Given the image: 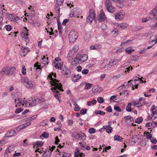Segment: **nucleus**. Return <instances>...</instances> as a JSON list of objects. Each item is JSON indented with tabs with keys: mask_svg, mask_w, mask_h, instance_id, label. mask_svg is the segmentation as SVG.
<instances>
[{
	"mask_svg": "<svg viewBox=\"0 0 157 157\" xmlns=\"http://www.w3.org/2000/svg\"><path fill=\"white\" fill-rule=\"evenodd\" d=\"M14 150V147L13 145H10L6 148V150L5 152V156H6V155L8 156V155L12 151Z\"/></svg>",
	"mask_w": 157,
	"mask_h": 157,
	"instance_id": "nucleus-16",
	"label": "nucleus"
},
{
	"mask_svg": "<svg viewBox=\"0 0 157 157\" xmlns=\"http://www.w3.org/2000/svg\"><path fill=\"white\" fill-rule=\"evenodd\" d=\"M29 51L30 50L28 48L22 46L20 54L22 56H25Z\"/></svg>",
	"mask_w": 157,
	"mask_h": 157,
	"instance_id": "nucleus-10",
	"label": "nucleus"
},
{
	"mask_svg": "<svg viewBox=\"0 0 157 157\" xmlns=\"http://www.w3.org/2000/svg\"><path fill=\"white\" fill-rule=\"evenodd\" d=\"M59 155L62 156V157H69L70 155V154L63 152H60L59 153Z\"/></svg>",
	"mask_w": 157,
	"mask_h": 157,
	"instance_id": "nucleus-37",
	"label": "nucleus"
},
{
	"mask_svg": "<svg viewBox=\"0 0 157 157\" xmlns=\"http://www.w3.org/2000/svg\"><path fill=\"white\" fill-rule=\"evenodd\" d=\"M59 5H58L57 3L55 6V9L56 10V12L57 13H60V8L59 6Z\"/></svg>",
	"mask_w": 157,
	"mask_h": 157,
	"instance_id": "nucleus-40",
	"label": "nucleus"
},
{
	"mask_svg": "<svg viewBox=\"0 0 157 157\" xmlns=\"http://www.w3.org/2000/svg\"><path fill=\"white\" fill-rule=\"evenodd\" d=\"M5 28L6 30L8 31H10L12 29V27L11 26L9 25H6Z\"/></svg>",
	"mask_w": 157,
	"mask_h": 157,
	"instance_id": "nucleus-43",
	"label": "nucleus"
},
{
	"mask_svg": "<svg viewBox=\"0 0 157 157\" xmlns=\"http://www.w3.org/2000/svg\"><path fill=\"white\" fill-rule=\"evenodd\" d=\"M89 72V70L87 69L83 70L82 72V74L86 75Z\"/></svg>",
	"mask_w": 157,
	"mask_h": 157,
	"instance_id": "nucleus-64",
	"label": "nucleus"
},
{
	"mask_svg": "<svg viewBox=\"0 0 157 157\" xmlns=\"http://www.w3.org/2000/svg\"><path fill=\"white\" fill-rule=\"evenodd\" d=\"M8 67H4L2 68V69L0 71V73L2 75H4L6 74V72L7 73Z\"/></svg>",
	"mask_w": 157,
	"mask_h": 157,
	"instance_id": "nucleus-32",
	"label": "nucleus"
},
{
	"mask_svg": "<svg viewBox=\"0 0 157 157\" xmlns=\"http://www.w3.org/2000/svg\"><path fill=\"white\" fill-rule=\"evenodd\" d=\"M86 136L84 133H78L75 136V138L76 139L84 140L85 139Z\"/></svg>",
	"mask_w": 157,
	"mask_h": 157,
	"instance_id": "nucleus-14",
	"label": "nucleus"
},
{
	"mask_svg": "<svg viewBox=\"0 0 157 157\" xmlns=\"http://www.w3.org/2000/svg\"><path fill=\"white\" fill-rule=\"evenodd\" d=\"M118 33V29H114L111 32L112 34L114 36H117Z\"/></svg>",
	"mask_w": 157,
	"mask_h": 157,
	"instance_id": "nucleus-47",
	"label": "nucleus"
},
{
	"mask_svg": "<svg viewBox=\"0 0 157 157\" xmlns=\"http://www.w3.org/2000/svg\"><path fill=\"white\" fill-rule=\"evenodd\" d=\"M146 137L147 139H151V137H152V135L149 132H147L146 134Z\"/></svg>",
	"mask_w": 157,
	"mask_h": 157,
	"instance_id": "nucleus-63",
	"label": "nucleus"
},
{
	"mask_svg": "<svg viewBox=\"0 0 157 157\" xmlns=\"http://www.w3.org/2000/svg\"><path fill=\"white\" fill-rule=\"evenodd\" d=\"M34 147L35 146L40 147L43 145V143L42 141H38L34 142L33 143Z\"/></svg>",
	"mask_w": 157,
	"mask_h": 157,
	"instance_id": "nucleus-28",
	"label": "nucleus"
},
{
	"mask_svg": "<svg viewBox=\"0 0 157 157\" xmlns=\"http://www.w3.org/2000/svg\"><path fill=\"white\" fill-rule=\"evenodd\" d=\"M124 119L126 121L129 120L130 121H132L133 120V118L130 115L124 117Z\"/></svg>",
	"mask_w": 157,
	"mask_h": 157,
	"instance_id": "nucleus-44",
	"label": "nucleus"
},
{
	"mask_svg": "<svg viewBox=\"0 0 157 157\" xmlns=\"http://www.w3.org/2000/svg\"><path fill=\"white\" fill-rule=\"evenodd\" d=\"M105 5L106 9L112 5L110 0H105Z\"/></svg>",
	"mask_w": 157,
	"mask_h": 157,
	"instance_id": "nucleus-31",
	"label": "nucleus"
},
{
	"mask_svg": "<svg viewBox=\"0 0 157 157\" xmlns=\"http://www.w3.org/2000/svg\"><path fill=\"white\" fill-rule=\"evenodd\" d=\"M53 63L55 64L54 67L56 68L59 70H61L63 67L64 66L63 65V62H61L59 63V62H55L54 61H53Z\"/></svg>",
	"mask_w": 157,
	"mask_h": 157,
	"instance_id": "nucleus-15",
	"label": "nucleus"
},
{
	"mask_svg": "<svg viewBox=\"0 0 157 157\" xmlns=\"http://www.w3.org/2000/svg\"><path fill=\"white\" fill-rule=\"evenodd\" d=\"M8 142V140L6 138H4L2 140H0V147L2 146Z\"/></svg>",
	"mask_w": 157,
	"mask_h": 157,
	"instance_id": "nucleus-22",
	"label": "nucleus"
},
{
	"mask_svg": "<svg viewBox=\"0 0 157 157\" xmlns=\"http://www.w3.org/2000/svg\"><path fill=\"white\" fill-rule=\"evenodd\" d=\"M87 109H82L80 111V113L82 115H84L86 113Z\"/></svg>",
	"mask_w": 157,
	"mask_h": 157,
	"instance_id": "nucleus-56",
	"label": "nucleus"
},
{
	"mask_svg": "<svg viewBox=\"0 0 157 157\" xmlns=\"http://www.w3.org/2000/svg\"><path fill=\"white\" fill-rule=\"evenodd\" d=\"M24 127L22 124H21L17 128L16 130L17 131H19L21 129H22L24 128Z\"/></svg>",
	"mask_w": 157,
	"mask_h": 157,
	"instance_id": "nucleus-59",
	"label": "nucleus"
},
{
	"mask_svg": "<svg viewBox=\"0 0 157 157\" xmlns=\"http://www.w3.org/2000/svg\"><path fill=\"white\" fill-rule=\"evenodd\" d=\"M120 61L121 60L120 59H113L111 60L109 62V64H111L112 66L115 65Z\"/></svg>",
	"mask_w": 157,
	"mask_h": 157,
	"instance_id": "nucleus-24",
	"label": "nucleus"
},
{
	"mask_svg": "<svg viewBox=\"0 0 157 157\" xmlns=\"http://www.w3.org/2000/svg\"><path fill=\"white\" fill-rule=\"evenodd\" d=\"M48 78L51 80L50 81V83L53 86L62 85L61 83H59V81L54 78L56 77V75L55 73L53 72L51 73L48 76Z\"/></svg>",
	"mask_w": 157,
	"mask_h": 157,
	"instance_id": "nucleus-3",
	"label": "nucleus"
},
{
	"mask_svg": "<svg viewBox=\"0 0 157 157\" xmlns=\"http://www.w3.org/2000/svg\"><path fill=\"white\" fill-rule=\"evenodd\" d=\"M157 16V15L155 13H154V12L151 10L147 17L149 20H157V17H156Z\"/></svg>",
	"mask_w": 157,
	"mask_h": 157,
	"instance_id": "nucleus-13",
	"label": "nucleus"
},
{
	"mask_svg": "<svg viewBox=\"0 0 157 157\" xmlns=\"http://www.w3.org/2000/svg\"><path fill=\"white\" fill-rule=\"evenodd\" d=\"M131 40H123L122 41L121 45L122 46H125L130 44Z\"/></svg>",
	"mask_w": 157,
	"mask_h": 157,
	"instance_id": "nucleus-35",
	"label": "nucleus"
},
{
	"mask_svg": "<svg viewBox=\"0 0 157 157\" xmlns=\"http://www.w3.org/2000/svg\"><path fill=\"white\" fill-rule=\"evenodd\" d=\"M103 128L106 130V132L108 133H110L112 132V128L109 125H104L103 126Z\"/></svg>",
	"mask_w": 157,
	"mask_h": 157,
	"instance_id": "nucleus-21",
	"label": "nucleus"
},
{
	"mask_svg": "<svg viewBox=\"0 0 157 157\" xmlns=\"http://www.w3.org/2000/svg\"><path fill=\"white\" fill-rule=\"evenodd\" d=\"M63 74L67 77H69L71 76V72L69 70H67L65 72L63 71H61Z\"/></svg>",
	"mask_w": 157,
	"mask_h": 157,
	"instance_id": "nucleus-27",
	"label": "nucleus"
},
{
	"mask_svg": "<svg viewBox=\"0 0 157 157\" xmlns=\"http://www.w3.org/2000/svg\"><path fill=\"white\" fill-rule=\"evenodd\" d=\"M95 113L96 114H100L101 115H104L105 114V112L100 110L96 111Z\"/></svg>",
	"mask_w": 157,
	"mask_h": 157,
	"instance_id": "nucleus-48",
	"label": "nucleus"
},
{
	"mask_svg": "<svg viewBox=\"0 0 157 157\" xmlns=\"http://www.w3.org/2000/svg\"><path fill=\"white\" fill-rule=\"evenodd\" d=\"M134 51V50L132 49L131 48H127L125 49V51L126 53L128 54H131L132 51Z\"/></svg>",
	"mask_w": 157,
	"mask_h": 157,
	"instance_id": "nucleus-49",
	"label": "nucleus"
},
{
	"mask_svg": "<svg viewBox=\"0 0 157 157\" xmlns=\"http://www.w3.org/2000/svg\"><path fill=\"white\" fill-rule=\"evenodd\" d=\"M37 115H34L32 117H29L27 118L28 120L32 121L36 118Z\"/></svg>",
	"mask_w": 157,
	"mask_h": 157,
	"instance_id": "nucleus-53",
	"label": "nucleus"
},
{
	"mask_svg": "<svg viewBox=\"0 0 157 157\" xmlns=\"http://www.w3.org/2000/svg\"><path fill=\"white\" fill-rule=\"evenodd\" d=\"M51 151L46 150L43 155V157H50L51 155Z\"/></svg>",
	"mask_w": 157,
	"mask_h": 157,
	"instance_id": "nucleus-29",
	"label": "nucleus"
},
{
	"mask_svg": "<svg viewBox=\"0 0 157 157\" xmlns=\"http://www.w3.org/2000/svg\"><path fill=\"white\" fill-rule=\"evenodd\" d=\"M96 101L95 100L93 99L91 101H88L87 105L88 106H90L92 104H95L96 103Z\"/></svg>",
	"mask_w": 157,
	"mask_h": 157,
	"instance_id": "nucleus-50",
	"label": "nucleus"
},
{
	"mask_svg": "<svg viewBox=\"0 0 157 157\" xmlns=\"http://www.w3.org/2000/svg\"><path fill=\"white\" fill-rule=\"evenodd\" d=\"M22 69L21 70L22 73L23 75H25L26 74V69L25 68V66L23 64L22 65Z\"/></svg>",
	"mask_w": 157,
	"mask_h": 157,
	"instance_id": "nucleus-46",
	"label": "nucleus"
},
{
	"mask_svg": "<svg viewBox=\"0 0 157 157\" xmlns=\"http://www.w3.org/2000/svg\"><path fill=\"white\" fill-rule=\"evenodd\" d=\"M77 151H75L74 157H78L79 155V150L78 148H77Z\"/></svg>",
	"mask_w": 157,
	"mask_h": 157,
	"instance_id": "nucleus-61",
	"label": "nucleus"
},
{
	"mask_svg": "<svg viewBox=\"0 0 157 157\" xmlns=\"http://www.w3.org/2000/svg\"><path fill=\"white\" fill-rule=\"evenodd\" d=\"M102 48V45L100 44H97L92 45L90 47L91 50H97L101 49Z\"/></svg>",
	"mask_w": 157,
	"mask_h": 157,
	"instance_id": "nucleus-20",
	"label": "nucleus"
},
{
	"mask_svg": "<svg viewBox=\"0 0 157 157\" xmlns=\"http://www.w3.org/2000/svg\"><path fill=\"white\" fill-rule=\"evenodd\" d=\"M127 24L124 23L119 24L117 25V27L120 28L121 29H125L127 28Z\"/></svg>",
	"mask_w": 157,
	"mask_h": 157,
	"instance_id": "nucleus-26",
	"label": "nucleus"
},
{
	"mask_svg": "<svg viewBox=\"0 0 157 157\" xmlns=\"http://www.w3.org/2000/svg\"><path fill=\"white\" fill-rule=\"evenodd\" d=\"M143 119L142 117L137 118L135 120V122L137 124H140L143 121Z\"/></svg>",
	"mask_w": 157,
	"mask_h": 157,
	"instance_id": "nucleus-45",
	"label": "nucleus"
},
{
	"mask_svg": "<svg viewBox=\"0 0 157 157\" xmlns=\"http://www.w3.org/2000/svg\"><path fill=\"white\" fill-rule=\"evenodd\" d=\"M14 103L16 104L15 106L16 107L18 106H24L25 105H27V101H24V99L18 97L14 99Z\"/></svg>",
	"mask_w": 157,
	"mask_h": 157,
	"instance_id": "nucleus-5",
	"label": "nucleus"
},
{
	"mask_svg": "<svg viewBox=\"0 0 157 157\" xmlns=\"http://www.w3.org/2000/svg\"><path fill=\"white\" fill-rule=\"evenodd\" d=\"M89 15L86 18L87 22L91 23L95 17V11L93 9L90 10L89 12Z\"/></svg>",
	"mask_w": 157,
	"mask_h": 157,
	"instance_id": "nucleus-6",
	"label": "nucleus"
},
{
	"mask_svg": "<svg viewBox=\"0 0 157 157\" xmlns=\"http://www.w3.org/2000/svg\"><path fill=\"white\" fill-rule=\"evenodd\" d=\"M100 103H102L104 102V100L101 97H99L98 98L97 100Z\"/></svg>",
	"mask_w": 157,
	"mask_h": 157,
	"instance_id": "nucleus-54",
	"label": "nucleus"
},
{
	"mask_svg": "<svg viewBox=\"0 0 157 157\" xmlns=\"http://www.w3.org/2000/svg\"><path fill=\"white\" fill-rule=\"evenodd\" d=\"M89 132L90 134L94 133L95 132V130L94 128H91L89 129Z\"/></svg>",
	"mask_w": 157,
	"mask_h": 157,
	"instance_id": "nucleus-60",
	"label": "nucleus"
},
{
	"mask_svg": "<svg viewBox=\"0 0 157 157\" xmlns=\"http://www.w3.org/2000/svg\"><path fill=\"white\" fill-rule=\"evenodd\" d=\"M150 28L151 29H157V21L155 24H153L150 25Z\"/></svg>",
	"mask_w": 157,
	"mask_h": 157,
	"instance_id": "nucleus-41",
	"label": "nucleus"
},
{
	"mask_svg": "<svg viewBox=\"0 0 157 157\" xmlns=\"http://www.w3.org/2000/svg\"><path fill=\"white\" fill-rule=\"evenodd\" d=\"M51 90L54 93L55 97L58 100H59V95L60 94L59 93V90L62 91H63V90L62 88V85L54 86L53 87L51 88Z\"/></svg>",
	"mask_w": 157,
	"mask_h": 157,
	"instance_id": "nucleus-2",
	"label": "nucleus"
},
{
	"mask_svg": "<svg viewBox=\"0 0 157 157\" xmlns=\"http://www.w3.org/2000/svg\"><path fill=\"white\" fill-rule=\"evenodd\" d=\"M92 86V84L87 83L86 84V86H85L84 89H89L91 88V87Z\"/></svg>",
	"mask_w": 157,
	"mask_h": 157,
	"instance_id": "nucleus-42",
	"label": "nucleus"
},
{
	"mask_svg": "<svg viewBox=\"0 0 157 157\" xmlns=\"http://www.w3.org/2000/svg\"><path fill=\"white\" fill-rule=\"evenodd\" d=\"M114 109L118 112H121V109L119 106H115L114 107Z\"/></svg>",
	"mask_w": 157,
	"mask_h": 157,
	"instance_id": "nucleus-62",
	"label": "nucleus"
},
{
	"mask_svg": "<svg viewBox=\"0 0 157 157\" xmlns=\"http://www.w3.org/2000/svg\"><path fill=\"white\" fill-rule=\"evenodd\" d=\"M14 14H10L8 15H7V17L8 19L11 21L13 20V18L14 17Z\"/></svg>",
	"mask_w": 157,
	"mask_h": 157,
	"instance_id": "nucleus-52",
	"label": "nucleus"
},
{
	"mask_svg": "<svg viewBox=\"0 0 157 157\" xmlns=\"http://www.w3.org/2000/svg\"><path fill=\"white\" fill-rule=\"evenodd\" d=\"M20 21V19L17 16H16L15 15H14V17L13 18V20H11V21L16 23H18Z\"/></svg>",
	"mask_w": 157,
	"mask_h": 157,
	"instance_id": "nucleus-36",
	"label": "nucleus"
},
{
	"mask_svg": "<svg viewBox=\"0 0 157 157\" xmlns=\"http://www.w3.org/2000/svg\"><path fill=\"white\" fill-rule=\"evenodd\" d=\"M125 15L124 12L121 11L117 13L115 16V18L117 21H119L123 20Z\"/></svg>",
	"mask_w": 157,
	"mask_h": 157,
	"instance_id": "nucleus-8",
	"label": "nucleus"
},
{
	"mask_svg": "<svg viewBox=\"0 0 157 157\" xmlns=\"http://www.w3.org/2000/svg\"><path fill=\"white\" fill-rule=\"evenodd\" d=\"M100 88L97 85H95L92 87V90L93 93L99 92L101 91Z\"/></svg>",
	"mask_w": 157,
	"mask_h": 157,
	"instance_id": "nucleus-25",
	"label": "nucleus"
},
{
	"mask_svg": "<svg viewBox=\"0 0 157 157\" xmlns=\"http://www.w3.org/2000/svg\"><path fill=\"white\" fill-rule=\"evenodd\" d=\"M48 57H46V56L44 55L43 56V58L42 59L40 62L41 64H42L43 65L42 67H43L46 64H47L48 63Z\"/></svg>",
	"mask_w": 157,
	"mask_h": 157,
	"instance_id": "nucleus-18",
	"label": "nucleus"
},
{
	"mask_svg": "<svg viewBox=\"0 0 157 157\" xmlns=\"http://www.w3.org/2000/svg\"><path fill=\"white\" fill-rule=\"evenodd\" d=\"M78 36L77 33L74 31H71L69 35V40L71 43H74L77 39Z\"/></svg>",
	"mask_w": 157,
	"mask_h": 157,
	"instance_id": "nucleus-7",
	"label": "nucleus"
},
{
	"mask_svg": "<svg viewBox=\"0 0 157 157\" xmlns=\"http://www.w3.org/2000/svg\"><path fill=\"white\" fill-rule=\"evenodd\" d=\"M129 93V91L128 90H124L122 92V94H123V95H124L126 97H127L128 95V94Z\"/></svg>",
	"mask_w": 157,
	"mask_h": 157,
	"instance_id": "nucleus-57",
	"label": "nucleus"
},
{
	"mask_svg": "<svg viewBox=\"0 0 157 157\" xmlns=\"http://www.w3.org/2000/svg\"><path fill=\"white\" fill-rule=\"evenodd\" d=\"M132 81V80L128 81L127 82H124L122 85L118 87V89L121 87L124 86L125 89H127L128 87V86L129 85L130 82Z\"/></svg>",
	"mask_w": 157,
	"mask_h": 157,
	"instance_id": "nucleus-33",
	"label": "nucleus"
},
{
	"mask_svg": "<svg viewBox=\"0 0 157 157\" xmlns=\"http://www.w3.org/2000/svg\"><path fill=\"white\" fill-rule=\"evenodd\" d=\"M131 103H129L127 105L126 107V110L127 111L130 112L132 110V108L131 107Z\"/></svg>",
	"mask_w": 157,
	"mask_h": 157,
	"instance_id": "nucleus-39",
	"label": "nucleus"
},
{
	"mask_svg": "<svg viewBox=\"0 0 157 157\" xmlns=\"http://www.w3.org/2000/svg\"><path fill=\"white\" fill-rule=\"evenodd\" d=\"M106 9L109 12L111 13H113L115 11V8L112 5Z\"/></svg>",
	"mask_w": 157,
	"mask_h": 157,
	"instance_id": "nucleus-34",
	"label": "nucleus"
},
{
	"mask_svg": "<svg viewBox=\"0 0 157 157\" xmlns=\"http://www.w3.org/2000/svg\"><path fill=\"white\" fill-rule=\"evenodd\" d=\"M16 135V132L14 130L9 131L6 134V136L7 137H11Z\"/></svg>",
	"mask_w": 157,
	"mask_h": 157,
	"instance_id": "nucleus-19",
	"label": "nucleus"
},
{
	"mask_svg": "<svg viewBox=\"0 0 157 157\" xmlns=\"http://www.w3.org/2000/svg\"><path fill=\"white\" fill-rule=\"evenodd\" d=\"M88 56L86 54H81L78 53L75 58H72L73 59V62L71 63L73 64H78L79 63H82L87 60Z\"/></svg>",
	"mask_w": 157,
	"mask_h": 157,
	"instance_id": "nucleus-1",
	"label": "nucleus"
},
{
	"mask_svg": "<svg viewBox=\"0 0 157 157\" xmlns=\"http://www.w3.org/2000/svg\"><path fill=\"white\" fill-rule=\"evenodd\" d=\"M21 81L24 85L28 88H32L34 87V85L31 81L27 78L24 77L22 78Z\"/></svg>",
	"mask_w": 157,
	"mask_h": 157,
	"instance_id": "nucleus-4",
	"label": "nucleus"
},
{
	"mask_svg": "<svg viewBox=\"0 0 157 157\" xmlns=\"http://www.w3.org/2000/svg\"><path fill=\"white\" fill-rule=\"evenodd\" d=\"M106 17L103 10H101L100 13L98 17V21L101 22L104 21Z\"/></svg>",
	"mask_w": 157,
	"mask_h": 157,
	"instance_id": "nucleus-9",
	"label": "nucleus"
},
{
	"mask_svg": "<svg viewBox=\"0 0 157 157\" xmlns=\"http://www.w3.org/2000/svg\"><path fill=\"white\" fill-rule=\"evenodd\" d=\"M114 139L115 140H117L120 142H121L123 141V138L118 135H116L114 136Z\"/></svg>",
	"mask_w": 157,
	"mask_h": 157,
	"instance_id": "nucleus-30",
	"label": "nucleus"
},
{
	"mask_svg": "<svg viewBox=\"0 0 157 157\" xmlns=\"http://www.w3.org/2000/svg\"><path fill=\"white\" fill-rule=\"evenodd\" d=\"M28 33L27 31L26 33H23L21 34V36L22 39L24 40L25 44L27 45V43L29 41V40L28 37Z\"/></svg>",
	"mask_w": 157,
	"mask_h": 157,
	"instance_id": "nucleus-12",
	"label": "nucleus"
},
{
	"mask_svg": "<svg viewBox=\"0 0 157 157\" xmlns=\"http://www.w3.org/2000/svg\"><path fill=\"white\" fill-rule=\"evenodd\" d=\"M153 116V120H155L157 118V109L153 112H152Z\"/></svg>",
	"mask_w": 157,
	"mask_h": 157,
	"instance_id": "nucleus-51",
	"label": "nucleus"
},
{
	"mask_svg": "<svg viewBox=\"0 0 157 157\" xmlns=\"http://www.w3.org/2000/svg\"><path fill=\"white\" fill-rule=\"evenodd\" d=\"M16 71V69L15 67H11L7 70V73L6 75L8 76L11 75H13Z\"/></svg>",
	"mask_w": 157,
	"mask_h": 157,
	"instance_id": "nucleus-17",
	"label": "nucleus"
},
{
	"mask_svg": "<svg viewBox=\"0 0 157 157\" xmlns=\"http://www.w3.org/2000/svg\"><path fill=\"white\" fill-rule=\"evenodd\" d=\"M38 99L36 98H29L28 102L27 101V103L29 104V105L33 106L35 105L36 104V102Z\"/></svg>",
	"mask_w": 157,
	"mask_h": 157,
	"instance_id": "nucleus-11",
	"label": "nucleus"
},
{
	"mask_svg": "<svg viewBox=\"0 0 157 157\" xmlns=\"http://www.w3.org/2000/svg\"><path fill=\"white\" fill-rule=\"evenodd\" d=\"M72 10L74 12V14H75L76 16L78 15L79 14H80L82 12L80 8H74Z\"/></svg>",
	"mask_w": 157,
	"mask_h": 157,
	"instance_id": "nucleus-23",
	"label": "nucleus"
},
{
	"mask_svg": "<svg viewBox=\"0 0 157 157\" xmlns=\"http://www.w3.org/2000/svg\"><path fill=\"white\" fill-rule=\"evenodd\" d=\"M73 102V105L75 106L74 110L75 111H78L80 110V108L77 104L76 101H74Z\"/></svg>",
	"mask_w": 157,
	"mask_h": 157,
	"instance_id": "nucleus-38",
	"label": "nucleus"
},
{
	"mask_svg": "<svg viewBox=\"0 0 157 157\" xmlns=\"http://www.w3.org/2000/svg\"><path fill=\"white\" fill-rule=\"evenodd\" d=\"M42 136L43 137L47 138L48 137L49 134L48 133L44 132L42 134Z\"/></svg>",
	"mask_w": 157,
	"mask_h": 157,
	"instance_id": "nucleus-58",
	"label": "nucleus"
},
{
	"mask_svg": "<svg viewBox=\"0 0 157 157\" xmlns=\"http://www.w3.org/2000/svg\"><path fill=\"white\" fill-rule=\"evenodd\" d=\"M79 47L78 45H75L73 48V50L74 51V52H76L78 50Z\"/></svg>",
	"mask_w": 157,
	"mask_h": 157,
	"instance_id": "nucleus-55",
	"label": "nucleus"
}]
</instances>
